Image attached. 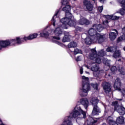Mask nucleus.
<instances>
[{
    "instance_id": "10",
    "label": "nucleus",
    "mask_w": 125,
    "mask_h": 125,
    "mask_svg": "<svg viewBox=\"0 0 125 125\" xmlns=\"http://www.w3.org/2000/svg\"><path fill=\"white\" fill-rule=\"evenodd\" d=\"M106 40V37L105 35H102L98 33L96 35L95 38L93 39V42H98L99 43H101L103 42Z\"/></svg>"
},
{
    "instance_id": "18",
    "label": "nucleus",
    "mask_w": 125,
    "mask_h": 125,
    "mask_svg": "<svg viewBox=\"0 0 125 125\" xmlns=\"http://www.w3.org/2000/svg\"><path fill=\"white\" fill-rule=\"evenodd\" d=\"M80 103L84 106L85 109H87V107H88V105H89V103L88 102V100L86 98H83L80 100Z\"/></svg>"
},
{
    "instance_id": "43",
    "label": "nucleus",
    "mask_w": 125,
    "mask_h": 125,
    "mask_svg": "<svg viewBox=\"0 0 125 125\" xmlns=\"http://www.w3.org/2000/svg\"><path fill=\"white\" fill-rule=\"evenodd\" d=\"M123 96H125V88H123L122 90H120Z\"/></svg>"
},
{
    "instance_id": "8",
    "label": "nucleus",
    "mask_w": 125,
    "mask_h": 125,
    "mask_svg": "<svg viewBox=\"0 0 125 125\" xmlns=\"http://www.w3.org/2000/svg\"><path fill=\"white\" fill-rule=\"evenodd\" d=\"M8 41L9 46H10V45H15L16 43L18 44H21V43L23 42V38L21 37H17L16 39L8 40Z\"/></svg>"
},
{
    "instance_id": "21",
    "label": "nucleus",
    "mask_w": 125,
    "mask_h": 125,
    "mask_svg": "<svg viewBox=\"0 0 125 125\" xmlns=\"http://www.w3.org/2000/svg\"><path fill=\"white\" fill-rule=\"evenodd\" d=\"M122 34L123 35L122 36L118 38V42H123V41H125V26L122 29Z\"/></svg>"
},
{
    "instance_id": "55",
    "label": "nucleus",
    "mask_w": 125,
    "mask_h": 125,
    "mask_svg": "<svg viewBox=\"0 0 125 125\" xmlns=\"http://www.w3.org/2000/svg\"><path fill=\"white\" fill-rule=\"evenodd\" d=\"M113 111L111 112V115H113Z\"/></svg>"
},
{
    "instance_id": "59",
    "label": "nucleus",
    "mask_w": 125,
    "mask_h": 125,
    "mask_svg": "<svg viewBox=\"0 0 125 125\" xmlns=\"http://www.w3.org/2000/svg\"><path fill=\"white\" fill-rule=\"evenodd\" d=\"M0 122H1V120H0Z\"/></svg>"
},
{
    "instance_id": "57",
    "label": "nucleus",
    "mask_w": 125,
    "mask_h": 125,
    "mask_svg": "<svg viewBox=\"0 0 125 125\" xmlns=\"http://www.w3.org/2000/svg\"><path fill=\"white\" fill-rule=\"evenodd\" d=\"M93 1H95V0H92Z\"/></svg>"
},
{
    "instance_id": "29",
    "label": "nucleus",
    "mask_w": 125,
    "mask_h": 125,
    "mask_svg": "<svg viewBox=\"0 0 125 125\" xmlns=\"http://www.w3.org/2000/svg\"><path fill=\"white\" fill-rule=\"evenodd\" d=\"M68 48H75L78 46V43L75 42H70L67 45Z\"/></svg>"
},
{
    "instance_id": "60",
    "label": "nucleus",
    "mask_w": 125,
    "mask_h": 125,
    "mask_svg": "<svg viewBox=\"0 0 125 125\" xmlns=\"http://www.w3.org/2000/svg\"><path fill=\"white\" fill-rule=\"evenodd\" d=\"M120 100H122V99H120Z\"/></svg>"
},
{
    "instance_id": "5",
    "label": "nucleus",
    "mask_w": 125,
    "mask_h": 125,
    "mask_svg": "<svg viewBox=\"0 0 125 125\" xmlns=\"http://www.w3.org/2000/svg\"><path fill=\"white\" fill-rule=\"evenodd\" d=\"M88 77L82 76V85L79 89V94L82 97L87 96V93L90 90V84L88 83Z\"/></svg>"
},
{
    "instance_id": "40",
    "label": "nucleus",
    "mask_w": 125,
    "mask_h": 125,
    "mask_svg": "<svg viewBox=\"0 0 125 125\" xmlns=\"http://www.w3.org/2000/svg\"><path fill=\"white\" fill-rule=\"evenodd\" d=\"M91 85L93 87V88H94L95 89H96V90L98 89V85H97V84L92 83L91 84Z\"/></svg>"
},
{
    "instance_id": "9",
    "label": "nucleus",
    "mask_w": 125,
    "mask_h": 125,
    "mask_svg": "<svg viewBox=\"0 0 125 125\" xmlns=\"http://www.w3.org/2000/svg\"><path fill=\"white\" fill-rule=\"evenodd\" d=\"M86 68L89 69L92 72H95L93 73L94 76L96 78L99 77V74H96V72L99 71V64H93L90 66H86Z\"/></svg>"
},
{
    "instance_id": "52",
    "label": "nucleus",
    "mask_w": 125,
    "mask_h": 125,
    "mask_svg": "<svg viewBox=\"0 0 125 125\" xmlns=\"http://www.w3.org/2000/svg\"><path fill=\"white\" fill-rule=\"evenodd\" d=\"M108 77H111V75H110V74H108Z\"/></svg>"
},
{
    "instance_id": "41",
    "label": "nucleus",
    "mask_w": 125,
    "mask_h": 125,
    "mask_svg": "<svg viewBox=\"0 0 125 125\" xmlns=\"http://www.w3.org/2000/svg\"><path fill=\"white\" fill-rule=\"evenodd\" d=\"M117 67H116V66H113L111 68V71L112 72H116V71H117Z\"/></svg>"
},
{
    "instance_id": "28",
    "label": "nucleus",
    "mask_w": 125,
    "mask_h": 125,
    "mask_svg": "<svg viewBox=\"0 0 125 125\" xmlns=\"http://www.w3.org/2000/svg\"><path fill=\"white\" fill-rule=\"evenodd\" d=\"M116 122L118 124L122 125L125 123V118L123 116L118 117L116 119Z\"/></svg>"
},
{
    "instance_id": "51",
    "label": "nucleus",
    "mask_w": 125,
    "mask_h": 125,
    "mask_svg": "<svg viewBox=\"0 0 125 125\" xmlns=\"http://www.w3.org/2000/svg\"><path fill=\"white\" fill-rule=\"evenodd\" d=\"M102 125H107V124L106 123H103Z\"/></svg>"
},
{
    "instance_id": "12",
    "label": "nucleus",
    "mask_w": 125,
    "mask_h": 125,
    "mask_svg": "<svg viewBox=\"0 0 125 125\" xmlns=\"http://www.w3.org/2000/svg\"><path fill=\"white\" fill-rule=\"evenodd\" d=\"M104 90L105 93H109L111 91V84L109 83L106 82H103L102 83Z\"/></svg>"
},
{
    "instance_id": "32",
    "label": "nucleus",
    "mask_w": 125,
    "mask_h": 125,
    "mask_svg": "<svg viewBox=\"0 0 125 125\" xmlns=\"http://www.w3.org/2000/svg\"><path fill=\"white\" fill-rule=\"evenodd\" d=\"M114 51L115 52L113 55V57H114V58H118V57H121V51L116 50Z\"/></svg>"
},
{
    "instance_id": "44",
    "label": "nucleus",
    "mask_w": 125,
    "mask_h": 125,
    "mask_svg": "<svg viewBox=\"0 0 125 125\" xmlns=\"http://www.w3.org/2000/svg\"><path fill=\"white\" fill-rule=\"evenodd\" d=\"M80 11H81V8H79V7H77L75 10V12H76L77 14H79V12H80Z\"/></svg>"
},
{
    "instance_id": "56",
    "label": "nucleus",
    "mask_w": 125,
    "mask_h": 125,
    "mask_svg": "<svg viewBox=\"0 0 125 125\" xmlns=\"http://www.w3.org/2000/svg\"><path fill=\"white\" fill-rule=\"evenodd\" d=\"M118 61H121V59L118 60Z\"/></svg>"
},
{
    "instance_id": "45",
    "label": "nucleus",
    "mask_w": 125,
    "mask_h": 125,
    "mask_svg": "<svg viewBox=\"0 0 125 125\" xmlns=\"http://www.w3.org/2000/svg\"><path fill=\"white\" fill-rule=\"evenodd\" d=\"M75 30H76V31H79V32H81V31L83 30V28L77 26L75 27Z\"/></svg>"
},
{
    "instance_id": "35",
    "label": "nucleus",
    "mask_w": 125,
    "mask_h": 125,
    "mask_svg": "<svg viewBox=\"0 0 125 125\" xmlns=\"http://www.w3.org/2000/svg\"><path fill=\"white\" fill-rule=\"evenodd\" d=\"M117 13H119L121 14V15L124 16V15L125 14V10H124V8H122L117 11Z\"/></svg>"
},
{
    "instance_id": "53",
    "label": "nucleus",
    "mask_w": 125,
    "mask_h": 125,
    "mask_svg": "<svg viewBox=\"0 0 125 125\" xmlns=\"http://www.w3.org/2000/svg\"><path fill=\"white\" fill-rule=\"evenodd\" d=\"M124 50L125 51V47H124Z\"/></svg>"
},
{
    "instance_id": "34",
    "label": "nucleus",
    "mask_w": 125,
    "mask_h": 125,
    "mask_svg": "<svg viewBox=\"0 0 125 125\" xmlns=\"http://www.w3.org/2000/svg\"><path fill=\"white\" fill-rule=\"evenodd\" d=\"M119 2L121 3L122 4V7L123 8L124 10L125 11V0H118Z\"/></svg>"
},
{
    "instance_id": "19",
    "label": "nucleus",
    "mask_w": 125,
    "mask_h": 125,
    "mask_svg": "<svg viewBox=\"0 0 125 125\" xmlns=\"http://www.w3.org/2000/svg\"><path fill=\"white\" fill-rule=\"evenodd\" d=\"M94 29V28H90L88 31V34L89 37H91V38H94V39L96 37V34H98L96 33V30H95Z\"/></svg>"
},
{
    "instance_id": "4",
    "label": "nucleus",
    "mask_w": 125,
    "mask_h": 125,
    "mask_svg": "<svg viewBox=\"0 0 125 125\" xmlns=\"http://www.w3.org/2000/svg\"><path fill=\"white\" fill-rule=\"evenodd\" d=\"M106 52L104 51V49L99 51L97 55L96 50H95V48H93L89 51L88 55L90 59L94 61V63H98V64H100V63H101V57L106 56Z\"/></svg>"
},
{
    "instance_id": "47",
    "label": "nucleus",
    "mask_w": 125,
    "mask_h": 125,
    "mask_svg": "<svg viewBox=\"0 0 125 125\" xmlns=\"http://www.w3.org/2000/svg\"><path fill=\"white\" fill-rule=\"evenodd\" d=\"M80 74H83V67H81L80 69Z\"/></svg>"
},
{
    "instance_id": "49",
    "label": "nucleus",
    "mask_w": 125,
    "mask_h": 125,
    "mask_svg": "<svg viewBox=\"0 0 125 125\" xmlns=\"http://www.w3.org/2000/svg\"><path fill=\"white\" fill-rule=\"evenodd\" d=\"M99 1H100V2H101L102 3H103V2H104V1H105V0H99Z\"/></svg>"
},
{
    "instance_id": "16",
    "label": "nucleus",
    "mask_w": 125,
    "mask_h": 125,
    "mask_svg": "<svg viewBox=\"0 0 125 125\" xmlns=\"http://www.w3.org/2000/svg\"><path fill=\"white\" fill-rule=\"evenodd\" d=\"M113 31H115L116 32H110L109 37L110 41H114L116 40V38H117V36L119 34L118 33V31L116 29H113Z\"/></svg>"
},
{
    "instance_id": "54",
    "label": "nucleus",
    "mask_w": 125,
    "mask_h": 125,
    "mask_svg": "<svg viewBox=\"0 0 125 125\" xmlns=\"http://www.w3.org/2000/svg\"><path fill=\"white\" fill-rule=\"evenodd\" d=\"M86 73L87 74H89V73L88 72H86Z\"/></svg>"
},
{
    "instance_id": "42",
    "label": "nucleus",
    "mask_w": 125,
    "mask_h": 125,
    "mask_svg": "<svg viewBox=\"0 0 125 125\" xmlns=\"http://www.w3.org/2000/svg\"><path fill=\"white\" fill-rule=\"evenodd\" d=\"M98 11H99V12H102V11H103V6H99L98 8Z\"/></svg>"
},
{
    "instance_id": "31",
    "label": "nucleus",
    "mask_w": 125,
    "mask_h": 125,
    "mask_svg": "<svg viewBox=\"0 0 125 125\" xmlns=\"http://www.w3.org/2000/svg\"><path fill=\"white\" fill-rule=\"evenodd\" d=\"M58 13H59V10H57L56 14H55V15L54 16V17H53V18L52 19V22L53 23V26H54V27H55L56 24H55V20L54 19H55V18H57V16H58Z\"/></svg>"
},
{
    "instance_id": "33",
    "label": "nucleus",
    "mask_w": 125,
    "mask_h": 125,
    "mask_svg": "<svg viewBox=\"0 0 125 125\" xmlns=\"http://www.w3.org/2000/svg\"><path fill=\"white\" fill-rule=\"evenodd\" d=\"M73 53H74V55H77V54H82L83 51H82V50H81L80 49L76 48L74 49Z\"/></svg>"
},
{
    "instance_id": "22",
    "label": "nucleus",
    "mask_w": 125,
    "mask_h": 125,
    "mask_svg": "<svg viewBox=\"0 0 125 125\" xmlns=\"http://www.w3.org/2000/svg\"><path fill=\"white\" fill-rule=\"evenodd\" d=\"M0 49H1V47H7L9 46L8 43V40L6 41H2L0 42Z\"/></svg>"
},
{
    "instance_id": "30",
    "label": "nucleus",
    "mask_w": 125,
    "mask_h": 125,
    "mask_svg": "<svg viewBox=\"0 0 125 125\" xmlns=\"http://www.w3.org/2000/svg\"><path fill=\"white\" fill-rule=\"evenodd\" d=\"M118 48H117L116 46H114V47H108L106 51L107 52H114V51H116Z\"/></svg>"
},
{
    "instance_id": "39",
    "label": "nucleus",
    "mask_w": 125,
    "mask_h": 125,
    "mask_svg": "<svg viewBox=\"0 0 125 125\" xmlns=\"http://www.w3.org/2000/svg\"><path fill=\"white\" fill-rule=\"evenodd\" d=\"M104 17L107 19V20H112V15H104Z\"/></svg>"
},
{
    "instance_id": "24",
    "label": "nucleus",
    "mask_w": 125,
    "mask_h": 125,
    "mask_svg": "<svg viewBox=\"0 0 125 125\" xmlns=\"http://www.w3.org/2000/svg\"><path fill=\"white\" fill-rule=\"evenodd\" d=\"M55 40H57L58 41H59V40H60V37H59V36L53 37V42H55V43L58 44V45H60L61 46H63V43H62Z\"/></svg>"
},
{
    "instance_id": "13",
    "label": "nucleus",
    "mask_w": 125,
    "mask_h": 125,
    "mask_svg": "<svg viewBox=\"0 0 125 125\" xmlns=\"http://www.w3.org/2000/svg\"><path fill=\"white\" fill-rule=\"evenodd\" d=\"M121 86H122V82H121V80L119 78H117L115 81L114 88L116 90L121 91Z\"/></svg>"
},
{
    "instance_id": "58",
    "label": "nucleus",
    "mask_w": 125,
    "mask_h": 125,
    "mask_svg": "<svg viewBox=\"0 0 125 125\" xmlns=\"http://www.w3.org/2000/svg\"><path fill=\"white\" fill-rule=\"evenodd\" d=\"M112 111H114V109H112Z\"/></svg>"
},
{
    "instance_id": "50",
    "label": "nucleus",
    "mask_w": 125,
    "mask_h": 125,
    "mask_svg": "<svg viewBox=\"0 0 125 125\" xmlns=\"http://www.w3.org/2000/svg\"><path fill=\"white\" fill-rule=\"evenodd\" d=\"M104 107V109H105V112H106V109L107 108V106L105 105V104H103Z\"/></svg>"
},
{
    "instance_id": "37",
    "label": "nucleus",
    "mask_w": 125,
    "mask_h": 125,
    "mask_svg": "<svg viewBox=\"0 0 125 125\" xmlns=\"http://www.w3.org/2000/svg\"><path fill=\"white\" fill-rule=\"evenodd\" d=\"M69 1H70V0H62V5H67L69 3Z\"/></svg>"
},
{
    "instance_id": "2",
    "label": "nucleus",
    "mask_w": 125,
    "mask_h": 125,
    "mask_svg": "<svg viewBox=\"0 0 125 125\" xmlns=\"http://www.w3.org/2000/svg\"><path fill=\"white\" fill-rule=\"evenodd\" d=\"M68 25V24H64L61 21L57 24L58 27L55 29V30L53 29H51V33H50V31H48L47 29L48 27L45 28L42 32H41L40 35V37H42V38H48V36H49V34H54L55 36H61L62 34H63V31H62V29L61 28L63 29H67L65 26Z\"/></svg>"
},
{
    "instance_id": "46",
    "label": "nucleus",
    "mask_w": 125,
    "mask_h": 125,
    "mask_svg": "<svg viewBox=\"0 0 125 125\" xmlns=\"http://www.w3.org/2000/svg\"><path fill=\"white\" fill-rule=\"evenodd\" d=\"M108 23H109V21H108L107 20H105L103 21V23L104 25H107V24H108Z\"/></svg>"
},
{
    "instance_id": "48",
    "label": "nucleus",
    "mask_w": 125,
    "mask_h": 125,
    "mask_svg": "<svg viewBox=\"0 0 125 125\" xmlns=\"http://www.w3.org/2000/svg\"><path fill=\"white\" fill-rule=\"evenodd\" d=\"M76 61L78 62L79 61H81V57L79 56L77 57V58L76 59Z\"/></svg>"
},
{
    "instance_id": "20",
    "label": "nucleus",
    "mask_w": 125,
    "mask_h": 125,
    "mask_svg": "<svg viewBox=\"0 0 125 125\" xmlns=\"http://www.w3.org/2000/svg\"><path fill=\"white\" fill-rule=\"evenodd\" d=\"M64 36L62 39V42H70V39H71V36L69 34V32L65 31Z\"/></svg>"
},
{
    "instance_id": "36",
    "label": "nucleus",
    "mask_w": 125,
    "mask_h": 125,
    "mask_svg": "<svg viewBox=\"0 0 125 125\" xmlns=\"http://www.w3.org/2000/svg\"><path fill=\"white\" fill-rule=\"evenodd\" d=\"M121 18V17L115 16L114 15H111V20H119Z\"/></svg>"
},
{
    "instance_id": "6",
    "label": "nucleus",
    "mask_w": 125,
    "mask_h": 125,
    "mask_svg": "<svg viewBox=\"0 0 125 125\" xmlns=\"http://www.w3.org/2000/svg\"><path fill=\"white\" fill-rule=\"evenodd\" d=\"M90 102L91 103L93 107L92 112V115H93V116L98 115L99 113H101V110L97 105L98 102H99V101L97 99V98H93L90 100Z\"/></svg>"
},
{
    "instance_id": "3",
    "label": "nucleus",
    "mask_w": 125,
    "mask_h": 125,
    "mask_svg": "<svg viewBox=\"0 0 125 125\" xmlns=\"http://www.w3.org/2000/svg\"><path fill=\"white\" fill-rule=\"evenodd\" d=\"M62 10L65 12V17L62 19L61 21L62 24H67L68 26H75L76 21L74 20L73 15L70 13L71 10V6L69 5H66L65 7L62 8Z\"/></svg>"
},
{
    "instance_id": "26",
    "label": "nucleus",
    "mask_w": 125,
    "mask_h": 125,
    "mask_svg": "<svg viewBox=\"0 0 125 125\" xmlns=\"http://www.w3.org/2000/svg\"><path fill=\"white\" fill-rule=\"evenodd\" d=\"M93 28L96 29L98 32H101L104 29V27L101 24H94Z\"/></svg>"
},
{
    "instance_id": "27",
    "label": "nucleus",
    "mask_w": 125,
    "mask_h": 125,
    "mask_svg": "<svg viewBox=\"0 0 125 125\" xmlns=\"http://www.w3.org/2000/svg\"><path fill=\"white\" fill-rule=\"evenodd\" d=\"M103 62L105 66H107L108 69H110V64L111 63V61L107 59V58H104L103 59Z\"/></svg>"
},
{
    "instance_id": "38",
    "label": "nucleus",
    "mask_w": 125,
    "mask_h": 125,
    "mask_svg": "<svg viewBox=\"0 0 125 125\" xmlns=\"http://www.w3.org/2000/svg\"><path fill=\"white\" fill-rule=\"evenodd\" d=\"M121 68L119 69V71L122 75H125V69L123 68L122 66H120Z\"/></svg>"
},
{
    "instance_id": "11",
    "label": "nucleus",
    "mask_w": 125,
    "mask_h": 125,
    "mask_svg": "<svg viewBox=\"0 0 125 125\" xmlns=\"http://www.w3.org/2000/svg\"><path fill=\"white\" fill-rule=\"evenodd\" d=\"M74 20L75 21L76 24L74 26H73L72 27H75L76 25H77V24H78L79 25H89V24H90V23L89 21L83 18V16H81L80 17V19L77 22H76V20H75V19H74Z\"/></svg>"
},
{
    "instance_id": "15",
    "label": "nucleus",
    "mask_w": 125,
    "mask_h": 125,
    "mask_svg": "<svg viewBox=\"0 0 125 125\" xmlns=\"http://www.w3.org/2000/svg\"><path fill=\"white\" fill-rule=\"evenodd\" d=\"M84 4L86 7L87 10H88V11H92V10H93V5H92V4H91V2H90V1L85 0L84 1Z\"/></svg>"
},
{
    "instance_id": "14",
    "label": "nucleus",
    "mask_w": 125,
    "mask_h": 125,
    "mask_svg": "<svg viewBox=\"0 0 125 125\" xmlns=\"http://www.w3.org/2000/svg\"><path fill=\"white\" fill-rule=\"evenodd\" d=\"M106 122L109 125H119L116 121L114 120V118L112 116H108L106 119Z\"/></svg>"
},
{
    "instance_id": "25",
    "label": "nucleus",
    "mask_w": 125,
    "mask_h": 125,
    "mask_svg": "<svg viewBox=\"0 0 125 125\" xmlns=\"http://www.w3.org/2000/svg\"><path fill=\"white\" fill-rule=\"evenodd\" d=\"M94 38L90 36H88L85 39V42L86 44H91L93 42V39Z\"/></svg>"
},
{
    "instance_id": "17",
    "label": "nucleus",
    "mask_w": 125,
    "mask_h": 125,
    "mask_svg": "<svg viewBox=\"0 0 125 125\" xmlns=\"http://www.w3.org/2000/svg\"><path fill=\"white\" fill-rule=\"evenodd\" d=\"M38 34L37 33H34L33 34L30 35L28 37H23V42H24V41H28V40H34V39H36L37 37H38Z\"/></svg>"
},
{
    "instance_id": "7",
    "label": "nucleus",
    "mask_w": 125,
    "mask_h": 125,
    "mask_svg": "<svg viewBox=\"0 0 125 125\" xmlns=\"http://www.w3.org/2000/svg\"><path fill=\"white\" fill-rule=\"evenodd\" d=\"M113 105H115L114 106L115 111H117L119 113V115L124 116L125 114V108L121 105H118V102L115 101L112 103Z\"/></svg>"
},
{
    "instance_id": "23",
    "label": "nucleus",
    "mask_w": 125,
    "mask_h": 125,
    "mask_svg": "<svg viewBox=\"0 0 125 125\" xmlns=\"http://www.w3.org/2000/svg\"><path fill=\"white\" fill-rule=\"evenodd\" d=\"M86 124L88 125H92L93 124L97 123V120H94L92 117H89L86 121Z\"/></svg>"
},
{
    "instance_id": "1",
    "label": "nucleus",
    "mask_w": 125,
    "mask_h": 125,
    "mask_svg": "<svg viewBox=\"0 0 125 125\" xmlns=\"http://www.w3.org/2000/svg\"><path fill=\"white\" fill-rule=\"evenodd\" d=\"M69 116L64 117L62 124V125H73L72 122V118L76 119V121L78 122V119H85L86 118V112L83 110L81 106H76L75 108L69 113Z\"/></svg>"
}]
</instances>
